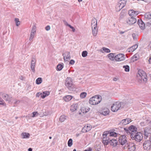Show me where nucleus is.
<instances>
[{
    "instance_id": "f257e3e1",
    "label": "nucleus",
    "mask_w": 151,
    "mask_h": 151,
    "mask_svg": "<svg viewBox=\"0 0 151 151\" xmlns=\"http://www.w3.org/2000/svg\"><path fill=\"white\" fill-rule=\"evenodd\" d=\"M103 138L102 142L104 145H107L109 144H110V145L115 147L117 145V140L114 139H112L111 138Z\"/></svg>"
},
{
    "instance_id": "f03ea898",
    "label": "nucleus",
    "mask_w": 151,
    "mask_h": 151,
    "mask_svg": "<svg viewBox=\"0 0 151 151\" xmlns=\"http://www.w3.org/2000/svg\"><path fill=\"white\" fill-rule=\"evenodd\" d=\"M101 100V97L100 95H96L90 98L89 103L92 105H96L99 103Z\"/></svg>"
},
{
    "instance_id": "7ed1b4c3",
    "label": "nucleus",
    "mask_w": 151,
    "mask_h": 151,
    "mask_svg": "<svg viewBox=\"0 0 151 151\" xmlns=\"http://www.w3.org/2000/svg\"><path fill=\"white\" fill-rule=\"evenodd\" d=\"M124 103L123 102H116L113 104L111 107V109L112 111L115 112L117 111L120 108H123Z\"/></svg>"
},
{
    "instance_id": "20e7f679",
    "label": "nucleus",
    "mask_w": 151,
    "mask_h": 151,
    "mask_svg": "<svg viewBox=\"0 0 151 151\" xmlns=\"http://www.w3.org/2000/svg\"><path fill=\"white\" fill-rule=\"evenodd\" d=\"M130 137L132 139H134L137 142H140L143 138L142 134L140 132L132 133L131 134Z\"/></svg>"
},
{
    "instance_id": "39448f33",
    "label": "nucleus",
    "mask_w": 151,
    "mask_h": 151,
    "mask_svg": "<svg viewBox=\"0 0 151 151\" xmlns=\"http://www.w3.org/2000/svg\"><path fill=\"white\" fill-rule=\"evenodd\" d=\"M65 85L67 88L70 90L73 89V84L72 78L67 77L65 79Z\"/></svg>"
},
{
    "instance_id": "423d86ee",
    "label": "nucleus",
    "mask_w": 151,
    "mask_h": 151,
    "mask_svg": "<svg viewBox=\"0 0 151 151\" xmlns=\"http://www.w3.org/2000/svg\"><path fill=\"white\" fill-rule=\"evenodd\" d=\"M117 135V133L116 132L107 131L104 132L103 134V138H110L109 137H116Z\"/></svg>"
},
{
    "instance_id": "0eeeda50",
    "label": "nucleus",
    "mask_w": 151,
    "mask_h": 151,
    "mask_svg": "<svg viewBox=\"0 0 151 151\" xmlns=\"http://www.w3.org/2000/svg\"><path fill=\"white\" fill-rule=\"evenodd\" d=\"M124 130L127 134L129 133L131 135L132 133H136L137 132V129L135 126L132 125L128 128H124Z\"/></svg>"
},
{
    "instance_id": "6e6552de",
    "label": "nucleus",
    "mask_w": 151,
    "mask_h": 151,
    "mask_svg": "<svg viewBox=\"0 0 151 151\" xmlns=\"http://www.w3.org/2000/svg\"><path fill=\"white\" fill-rule=\"evenodd\" d=\"M119 141L121 145H123L127 142V138L125 135H121L119 138Z\"/></svg>"
},
{
    "instance_id": "1a4fd4ad",
    "label": "nucleus",
    "mask_w": 151,
    "mask_h": 151,
    "mask_svg": "<svg viewBox=\"0 0 151 151\" xmlns=\"http://www.w3.org/2000/svg\"><path fill=\"white\" fill-rule=\"evenodd\" d=\"M125 57L123 54H119L116 55L115 60L116 61H122L125 60Z\"/></svg>"
},
{
    "instance_id": "9d476101",
    "label": "nucleus",
    "mask_w": 151,
    "mask_h": 151,
    "mask_svg": "<svg viewBox=\"0 0 151 151\" xmlns=\"http://www.w3.org/2000/svg\"><path fill=\"white\" fill-rule=\"evenodd\" d=\"M143 148L145 150H149L151 148V142L148 140L145 141L143 143Z\"/></svg>"
},
{
    "instance_id": "9b49d317",
    "label": "nucleus",
    "mask_w": 151,
    "mask_h": 151,
    "mask_svg": "<svg viewBox=\"0 0 151 151\" xmlns=\"http://www.w3.org/2000/svg\"><path fill=\"white\" fill-rule=\"evenodd\" d=\"M127 24H132L135 23L137 20L135 18L133 17H129L126 20Z\"/></svg>"
},
{
    "instance_id": "f8f14e48",
    "label": "nucleus",
    "mask_w": 151,
    "mask_h": 151,
    "mask_svg": "<svg viewBox=\"0 0 151 151\" xmlns=\"http://www.w3.org/2000/svg\"><path fill=\"white\" fill-rule=\"evenodd\" d=\"M36 63V60L34 58H32L31 62V69L32 72L35 73V67Z\"/></svg>"
},
{
    "instance_id": "ddd939ff",
    "label": "nucleus",
    "mask_w": 151,
    "mask_h": 151,
    "mask_svg": "<svg viewBox=\"0 0 151 151\" xmlns=\"http://www.w3.org/2000/svg\"><path fill=\"white\" fill-rule=\"evenodd\" d=\"M0 95L2 96L3 99L5 101H8L9 102L11 101V98L8 94L1 92Z\"/></svg>"
},
{
    "instance_id": "4468645a",
    "label": "nucleus",
    "mask_w": 151,
    "mask_h": 151,
    "mask_svg": "<svg viewBox=\"0 0 151 151\" xmlns=\"http://www.w3.org/2000/svg\"><path fill=\"white\" fill-rule=\"evenodd\" d=\"M91 129V127L90 124H87L85 125L82 129L81 131L83 133H86L89 131Z\"/></svg>"
},
{
    "instance_id": "2eb2a0df",
    "label": "nucleus",
    "mask_w": 151,
    "mask_h": 151,
    "mask_svg": "<svg viewBox=\"0 0 151 151\" xmlns=\"http://www.w3.org/2000/svg\"><path fill=\"white\" fill-rule=\"evenodd\" d=\"M144 134L147 137L150 136L151 134V129L150 127H146L144 129Z\"/></svg>"
},
{
    "instance_id": "dca6fc26",
    "label": "nucleus",
    "mask_w": 151,
    "mask_h": 151,
    "mask_svg": "<svg viewBox=\"0 0 151 151\" xmlns=\"http://www.w3.org/2000/svg\"><path fill=\"white\" fill-rule=\"evenodd\" d=\"M128 144L127 147L129 151H134L136 149V146L132 143H129Z\"/></svg>"
},
{
    "instance_id": "f3484780",
    "label": "nucleus",
    "mask_w": 151,
    "mask_h": 151,
    "mask_svg": "<svg viewBox=\"0 0 151 151\" xmlns=\"http://www.w3.org/2000/svg\"><path fill=\"white\" fill-rule=\"evenodd\" d=\"M127 2V0H121L119 1V11L122 9L125 6Z\"/></svg>"
},
{
    "instance_id": "a211bd4d",
    "label": "nucleus",
    "mask_w": 151,
    "mask_h": 151,
    "mask_svg": "<svg viewBox=\"0 0 151 151\" xmlns=\"http://www.w3.org/2000/svg\"><path fill=\"white\" fill-rule=\"evenodd\" d=\"M63 55L64 57V61H68V60H69L70 58V56L69 52H65L64 54H63Z\"/></svg>"
},
{
    "instance_id": "6ab92c4d",
    "label": "nucleus",
    "mask_w": 151,
    "mask_h": 151,
    "mask_svg": "<svg viewBox=\"0 0 151 151\" xmlns=\"http://www.w3.org/2000/svg\"><path fill=\"white\" fill-rule=\"evenodd\" d=\"M131 119L129 118L124 119L122 120L120 122V123L123 125H125L129 124L131 122Z\"/></svg>"
},
{
    "instance_id": "aec40b11",
    "label": "nucleus",
    "mask_w": 151,
    "mask_h": 151,
    "mask_svg": "<svg viewBox=\"0 0 151 151\" xmlns=\"http://www.w3.org/2000/svg\"><path fill=\"white\" fill-rule=\"evenodd\" d=\"M137 22L139 27L141 29H145V24L141 20H138Z\"/></svg>"
},
{
    "instance_id": "412c9836",
    "label": "nucleus",
    "mask_w": 151,
    "mask_h": 151,
    "mask_svg": "<svg viewBox=\"0 0 151 151\" xmlns=\"http://www.w3.org/2000/svg\"><path fill=\"white\" fill-rule=\"evenodd\" d=\"M138 45L135 44L128 48L127 50L129 52H133L136 50L138 47Z\"/></svg>"
},
{
    "instance_id": "4be33fe9",
    "label": "nucleus",
    "mask_w": 151,
    "mask_h": 151,
    "mask_svg": "<svg viewBox=\"0 0 151 151\" xmlns=\"http://www.w3.org/2000/svg\"><path fill=\"white\" fill-rule=\"evenodd\" d=\"M114 54V53H110L107 55V56L110 60L114 61L115 60V57H116V55L115 56Z\"/></svg>"
},
{
    "instance_id": "5701e85b",
    "label": "nucleus",
    "mask_w": 151,
    "mask_h": 151,
    "mask_svg": "<svg viewBox=\"0 0 151 151\" xmlns=\"http://www.w3.org/2000/svg\"><path fill=\"white\" fill-rule=\"evenodd\" d=\"M50 94V92L48 91L43 92L40 93L41 97L42 99L45 98L46 96H48Z\"/></svg>"
},
{
    "instance_id": "b1692460",
    "label": "nucleus",
    "mask_w": 151,
    "mask_h": 151,
    "mask_svg": "<svg viewBox=\"0 0 151 151\" xmlns=\"http://www.w3.org/2000/svg\"><path fill=\"white\" fill-rule=\"evenodd\" d=\"M78 108V104H73L70 106V110L73 112L76 111Z\"/></svg>"
},
{
    "instance_id": "393cba45",
    "label": "nucleus",
    "mask_w": 151,
    "mask_h": 151,
    "mask_svg": "<svg viewBox=\"0 0 151 151\" xmlns=\"http://www.w3.org/2000/svg\"><path fill=\"white\" fill-rule=\"evenodd\" d=\"M91 26L92 28L94 27H97V20L95 18H94L92 19Z\"/></svg>"
},
{
    "instance_id": "a878e982",
    "label": "nucleus",
    "mask_w": 151,
    "mask_h": 151,
    "mask_svg": "<svg viewBox=\"0 0 151 151\" xmlns=\"http://www.w3.org/2000/svg\"><path fill=\"white\" fill-rule=\"evenodd\" d=\"M73 98V96L70 95H67L63 97L64 100L65 102H68L70 101Z\"/></svg>"
},
{
    "instance_id": "bb28decb",
    "label": "nucleus",
    "mask_w": 151,
    "mask_h": 151,
    "mask_svg": "<svg viewBox=\"0 0 151 151\" xmlns=\"http://www.w3.org/2000/svg\"><path fill=\"white\" fill-rule=\"evenodd\" d=\"M139 79L141 81V82L143 81L144 82H146L147 80L146 73H145V75H143V76H142L140 78H139Z\"/></svg>"
},
{
    "instance_id": "cd10ccee",
    "label": "nucleus",
    "mask_w": 151,
    "mask_h": 151,
    "mask_svg": "<svg viewBox=\"0 0 151 151\" xmlns=\"http://www.w3.org/2000/svg\"><path fill=\"white\" fill-rule=\"evenodd\" d=\"M92 29V31L93 35L96 36L98 33V28L97 27H93Z\"/></svg>"
},
{
    "instance_id": "c85d7f7f",
    "label": "nucleus",
    "mask_w": 151,
    "mask_h": 151,
    "mask_svg": "<svg viewBox=\"0 0 151 151\" xmlns=\"http://www.w3.org/2000/svg\"><path fill=\"white\" fill-rule=\"evenodd\" d=\"M109 113V110L107 108L104 109L101 113V114L104 116L108 114Z\"/></svg>"
},
{
    "instance_id": "c756f323",
    "label": "nucleus",
    "mask_w": 151,
    "mask_h": 151,
    "mask_svg": "<svg viewBox=\"0 0 151 151\" xmlns=\"http://www.w3.org/2000/svg\"><path fill=\"white\" fill-rule=\"evenodd\" d=\"M146 73L143 70H139L138 71V74L137 75V76L139 78H140L142 76H143V75H145Z\"/></svg>"
},
{
    "instance_id": "7c9ffc66",
    "label": "nucleus",
    "mask_w": 151,
    "mask_h": 151,
    "mask_svg": "<svg viewBox=\"0 0 151 151\" xmlns=\"http://www.w3.org/2000/svg\"><path fill=\"white\" fill-rule=\"evenodd\" d=\"M29 134L26 132H23L21 134L22 138L23 139L29 138Z\"/></svg>"
},
{
    "instance_id": "2f4dec72",
    "label": "nucleus",
    "mask_w": 151,
    "mask_h": 151,
    "mask_svg": "<svg viewBox=\"0 0 151 151\" xmlns=\"http://www.w3.org/2000/svg\"><path fill=\"white\" fill-rule=\"evenodd\" d=\"M145 17L147 19V20L150 19H151V14L149 12L146 13L145 15Z\"/></svg>"
},
{
    "instance_id": "473e14b6",
    "label": "nucleus",
    "mask_w": 151,
    "mask_h": 151,
    "mask_svg": "<svg viewBox=\"0 0 151 151\" xmlns=\"http://www.w3.org/2000/svg\"><path fill=\"white\" fill-rule=\"evenodd\" d=\"M66 119V116L64 115H61L59 118V120L61 122H64Z\"/></svg>"
},
{
    "instance_id": "72a5a7b5",
    "label": "nucleus",
    "mask_w": 151,
    "mask_h": 151,
    "mask_svg": "<svg viewBox=\"0 0 151 151\" xmlns=\"http://www.w3.org/2000/svg\"><path fill=\"white\" fill-rule=\"evenodd\" d=\"M42 82V79L41 78H38L36 80V83L37 84H40Z\"/></svg>"
},
{
    "instance_id": "f704fd0d",
    "label": "nucleus",
    "mask_w": 151,
    "mask_h": 151,
    "mask_svg": "<svg viewBox=\"0 0 151 151\" xmlns=\"http://www.w3.org/2000/svg\"><path fill=\"white\" fill-rule=\"evenodd\" d=\"M128 14L130 16L133 17V16H134V10H129L128 12Z\"/></svg>"
},
{
    "instance_id": "c9c22d12",
    "label": "nucleus",
    "mask_w": 151,
    "mask_h": 151,
    "mask_svg": "<svg viewBox=\"0 0 151 151\" xmlns=\"http://www.w3.org/2000/svg\"><path fill=\"white\" fill-rule=\"evenodd\" d=\"M87 95V93L85 92H83L81 93L80 94V97L82 98H85Z\"/></svg>"
},
{
    "instance_id": "e433bc0d",
    "label": "nucleus",
    "mask_w": 151,
    "mask_h": 151,
    "mask_svg": "<svg viewBox=\"0 0 151 151\" xmlns=\"http://www.w3.org/2000/svg\"><path fill=\"white\" fill-rule=\"evenodd\" d=\"M123 68H124V70L126 72H129V67L128 65H124Z\"/></svg>"
},
{
    "instance_id": "4c0bfd02",
    "label": "nucleus",
    "mask_w": 151,
    "mask_h": 151,
    "mask_svg": "<svg viewBox=\"0 0 151 151\" xmlns=\"http://www.w3.org/2000/svg\"><path fill=\"white\" fill-rule=\"evenodd\" d=\"M102 49L103 51H104L106 53H109L111 52V51L109 49L105 47H103L102 48Z\"/></svg>"
},
{
    "instance_id": "58836bf2",
    "label": "nucleus",
    "mask_w": 151,
    "mask_h": 151,
    "mask_svg": "<svg viewBox=\"0 0 151 151\" xmlns=\"http://www.w3.org/2000/svg\"><path fill=\"white\" fill-rule=\"evenodd\" d=\"M68 145L69 147H71L73 144V140L71 139H70L68 142Z\"/></svg>"
},
{
    "instance_id": "ea45409f",
    "label": "nucleus",
    "mask_w": 151,
    "mask_h": 151,
    "mask_svg": "<svg viewBox=\"0 0 151 151\" xmlns=\"http://www.w3.org/2000/svg\"><path fill=\"white\" fill-rule=\"evenodd\" d=\"M0 104L4 106H6V103L4 102L3 99L0 97Z\"/></svg>"
},
{
    "instance_id": "a19ab883",
    "label": "nucleus",
    "mask_w": 151,
    "mask_h": 151,
    "mask_svg": "<svg viewBox=\"0 0 151 151\" xmlns=\"http://www.w3.org/2000/svg\"><path fill=\"white\" fill-rule=\"evenodd\" d=\"M63 68V66L61 64H59L57 66V68L59 70H61Z\"/></svg>"
},
{
    "instance_id": "79ce46f5",
    "label": "nucleus",
    "mask_w": 151,
    "mask_h": 151,
    "mask_svg": "<svg viewBox=\"0 0 151 151\" xmlns=\"http://www.w3.org/2000/svg\"><path fill=\"white\" fill-rule=\"evenodd\" d=\"M83 110H85L84 112H83V113H84V112L86 113L88 111H89L90 110V108L88 107H87L85 108H83Z\"/></svg>"
},
{
    "instance_id": "37998d69",
    "label": "nucleus",
    "mask_w": 151,
    "mask_h": 151,
    "mask_svg": "<svg viewBox=\"0 0 151 151\" xmlns=\"http://www.w3.org/2000/svg\"><path fill=\"white\" fill-rule=\"evenodd\" d=\"M15 21L16 22V26H18L20 24V22L19 20V19L18 18H15Z\"/></svg>"
},
{
    "instance_id": "c03bdc74",
    "label": "nucleus",
    "mask_w": 151,
    "mask_h": 151,
    "mask_svg": "<svg viewBox=\"0 0 151 151\" xmlns=\"http://www.w3.org/2000/svg\"><path fill=\"white\" fill-rule=\"evenodd\" d=\"M87 52L86 51H83L82 53V55L83 57H85L87 56Z\"/></svg>"
},
{
    "instance_id": "a18cd8bd",
    "label": "nucleus",
    "mask_w": 151,
    "mask_h": 151,
    "mask_svg": "<svg viewBox=\"0 0 151 151\" xmlns=\"http://www.w3.org/2000/svg\"><path fill=\"white\" fill-rule=\"evenodd\" d=\"M125 14V13L122 11L120 14L119 18L120 19H122L124 17Z\"/></svg>"
},
{
    "instance_id": "49530a36",
    "label": "nucleus",
    "mask_w": 151,
    "mask_h": 151,
    "mask_svg": "<svg viewBox=\"0 0 151 151\" xmlns=\"http://www.w3.org/2000/svg\"><path fill=\"white\" fill-rule=\"evenodd\" d=\"M67 25L71 29H72V31L73 32H75V29L73 27L71 26L70 24H67Z\"/></svg>"
},
{
    "instance_id": "de8ad7c7",
    "label": "nucleus",
    "mask_w": 151,
    "mask_h": 151,
    "mask_svg": "<svg viewBox=\"0 0 151 151\" xmlns=\"http://www.w3.org/2000/svg\"><path fill=\"white\" fill-rule=\"evenodd\" d=\"M146 122V121L141 122L140 123V124L142 126H145L147 124Z\"/></svg>"
},
{
    "instance_id": "09e8293b",
    "label": "nucleus",
    "mask_w": 151,
    "mask_h": 151,
    "mask_svg": "<svg viewBox=\"0 0 151 151\" xmlns=\"http://www.w3.org/2000/svg\"><path fill=\"white\" fill-rule=\"evenodd\" d=\"M133 57L134 58H135V60H137L139 58V57L138 55L137 54H135L134 56Z\"/></svg>"
},
{
    "instance_id": "8fccbe9b",
    "label": "nucleus",
    "mask_w": 151,
    "mask_h": 151,
    "mask_svg": "<svg viewBox=\"0 0 151 151\" xmlns=\"http://www.w3.org/2000/svg\"><path fill=\"white\" fill-rule=\"evenodd\" d=\"M132 37L134 40L137 39V36L135 34L133 33L132 34Z\"/></svg>"
},
{
    "instance_id": "3c124183",
    "label": "nucleus",
    "mask_w": 151,
    "mask_h": 151,
    "mask_svg": "<svg viewBox=\"0 0 151 151\" xmlns=\"http://www.w3.org/2000/svg\"><path fill=\"white\" fill-rule=\"evenodd\" d=\"M75 62V61L74 60H71L70 61L69 64L71 65H73L74 64Z\"/></svg>"
},
{
    "instance_id": "603ef678",
    "label": "nucleus",
    "mask_w": 151,
    "mask_h": 151,
    "mask_svg": "<svg viewBox=\"0 0 151 151\" xmlns=\"http://www.w3.org/2000/svg\"><path fill=\"white\" fill-rule=\"evenodd\" d=\"M50 29V27L49 25H47L45 27V29L47 31H49Z\"/></svg>"
},
{
    "instance_id": "864d4df0",
    "label": "nucleus",
    "mask_w": 151,
    "mask_h": 151,
    "mask_svg": "<svg viewBox=\"0 0 151 151\" xmlns=\"http://www.w3.org/2000/svg\"><path fill=\"white\" fill-rule=\"evenodd\" d=\"M38 113L37 112H34L32 113L33 116L32 117H34L35 116L36 114H37Z\"/></svg>"
},
{
    "instance_id": "5fc2aeb1",
    "label": "nucleus",
    "mask_w": 151,
    "mask_h": 151,
    "mask_svg": "<svg viewBox=\"0 0 151 151\" xmlns=\"http://www.w3.org/2000/svg\"><path fill=\"white\" fill-rule=\"evenodd\" d=\"M139 13V12L138 11H134V16L137 15Z\"/></svg>"
},
{
    "instance_id": "6e6d98bb",
    "label": "nucleus",
    "mask_w": 151,
    "mask_h": 151,
    "mask_svg": "<svg viewBox=\"0 0 151 151\" xmlns=\"http://www.w3.org/2000/svg\"><path fill=\"white\" fill-rule=\"evenodd\" d=\"M36 26L35 25H33L32 26V29L36 31Z\"/></svg>"
},
{
    "instance_id": "4d7b16f0",
    "label": "nucleus",
    "mask_w": 151,
    "mask_h": 151,
    "mask_svg": "<svg viewBox=\"0 0 151 151\" xmlns=\"http://www.w3.org/2000/svg\"><path fill=\"white\" fill-rule=\"evenodd\" d=\"M20 79L21 80H24L25 79V78L22 76H21L19 77Z\"/></svg>"
},
{
    "instance_id": "13d9d810",
    "label": "nucleus",
    "mask_w": 151,
    "mask_h": 151,
    "mask_svg": "<svg viewBox=\"0 0 151 151\" xmlns=\"http://www.w3.org/2000/svg\"><path fill=\"white\" fill-rule=\"evenodd\" d=\"M34 37V36H32V35L31 36L30 35V37L29 39V40L30 41V40H32L33 39V38Z\"/></svg>"
},
{
    "instance_id": "bf43d9fd",
    "label": "nucleus",
    "mask_w": 151,
    "mask_h": 151,
    "mask_svg": "<svg viewBox=\"0 0 151 151\" xmlns=\"http://www.w3.org/2000/svg\"><path fill=\"white\" fill-rule=\"evenodd\" d=\"M35 34V33H34V32H31L30 35H31V36L32 35V36H34Z\"/></svg>"
},
{
    "instance_id": "052dcab7",
    "label": "nucleus",
    "mask_w": 151,
    "mask_h": 151,
    "mask_svg": "<svg viewBox=\"0 0 151 151\" xmlns=\"http://www.w3.org/2000/svg\"><path fill=\"white\" fill-rule=\"evenodd\" d=\"M151 61V56L150 57L149 60V63L150 64L151 63H150Z\"/></svg>"
},
{
    "instance_id": "680f3d73",
    "label": "nucleus",
    "mask_w": 151,
    "mask_h": 151,
    "mask_svg": "<svg viewBox=\"0 0 151 151\" xmlns=\"http://www.w3.org/2000/svg\"><path fill=\"white\" fill-rule=\"evenodd\" d=\"M125 32H123L122 31H119V33L120 34H122L124 33Z\"/></svg>"
},
{
    "instance_id": "e2e57ef3",
    "label": "nucleus",
    "mask_w": 151,
    "mask_h": 151,
    "mask_svg": "<svg viewBox=\"0 0 151 151\" xmlns=\"http://www.w3.org/2000/svg\"><path fill=\"white\" fill-rule=\"evenodd\" d=\"M36 31H35V30H32H32H31V32H34V33H36Z\"/></svg>"
},
{
    "instance_id": "0e129e2a",
    "label": "nucleus",
    "mask_w": 151,
    "mask_h": 151,
    "mask_svg": "<svg viewBox=\"0 0 151 151\" xmlns=\"http://www.w3.org/2000/svg\"><path fill=\"white\" fill-rule=\"evenodd\" d=\"M28 151H32V149L31 148H29L28 149Z\"/></svg>"
},
{
    "instance_id": "69168bd1",
    "label": "nucleus",
    "mask_w": 151,
    "mask_h": 151,
    "mask_svg": "<svg viewBox=\"0 0 151 151\" xmlns=\"http://www.w3.org/2000/svg\"><path fill=\"white\" fill-rule=\"evenodd\" d=\"M39 95H40L39 94V93H37V94H36V96H37V97H39Z\"/></svg>"
},
{
    "instance_id": "338daca9",
    "label": "nucleus",
    "mask_w": 151,
    "mask_h": 151,
    "mask_svg": "<svg viewBox=\"0 0 151 151\" xmlns=\"http://www.w3.org/2000/svg\"><path fill=\"white\" fill-rule=\"evenodd\" d=\"M80 135V134L79 133H77L76 134V136L78 137Z\"/></svg>"
},
{
    "instance_id": "774afa93",
    "label": "nucleus",
    "mask_w": 151,
    "mask_h": 151,
    "mask_svg": "<svg viewBox=\"0 0 151 151\" xmlns=\"http://www.w3.org/2000/svg\"><path fill=\"white\" fill-rule=\"evenodd\" d=\"M82 1V0H78V1L79 2H80Z\"/></svg>"
}]
</instances>
